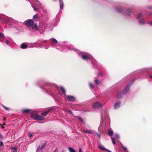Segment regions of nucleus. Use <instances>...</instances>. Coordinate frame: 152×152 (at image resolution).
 <instances>
[{
    "label": "nucleus",
    "instance_id": "24",
    "mask_svg": "<svg viewBox=\"0 0 152 152\" xmlns=\"http://www.w3.org/2000/svg\"><path fill=\"white\" fill-rule=\"evenodd\" d=\"M34 4L35 5H38L39 6H41V3L38 1H37V0H34Z\"/></svg>",
    "mask_w": 152,
    "mask_h": 152
},
{
    "label": "nucleus",
    "instance_id": "36",
    "mask_svg": "<svg viewBox=\"0 0 152 152\" xmlns=\"http://www.w3.org/2000/svg\"><path fill=\"white\" fill-rule=\"evenodd\" d=\"M32 29L35 30H37V26L36 24H35L34 27H32Z\"/></svg>",
    "mask_w": 152,
    "mask_h": 152
},
{
    "label": "nucleus",
    "instance_id": "39",
    "mask_svg": "<svg viewBox=\"0 0 152 152\" xmlns=\"http://www.w3.org/2000/svg\"><path fill=\"white\" fill-rule=\"evenodd\" d=\"M28 135L29 137H32V134L31 133H28Z\"/></svg>",
    "mask_w": 152,
    "mask_h": 152
},
{
    "label": "nucleus",
    "instance_id": "37",
    "mask_svg": "<svg viewBox=\"0 0 152 152\" xmlns=\"http://www.w3.org/2000/svg\"><path fill=\"white\" fill-rule=\"evenodd\" d=\"M77 118L79 119V120L80 121V122H83V120L79 116H78V117H77Z\"/></svg>",
    "mask_w": 152,
    "mask_h": 152
},
{
    "label": "nucleus",
    "instance_id": "8",
    "mask_svg": "<svg viewBox=\"0 0 152 152\" xmlns=\"http://www.w3.org/2000/svg\"><path fill=\"white\" fill-rule=\"evenodd\" d=\"M24 23L28 27H31L34 24V22L32 20H28L25 21Z\"/></svg>",
    "mask_w": 152,
    "mask_h": 152
},
{
    "label": "nucleus",
    "instance_id": "44",
    "mask_svg": "<svg viewBox=\"0 0 152 152\" xmlns=\"http://www.w3.org/2000/svg\"><path fill=\"white\" fill-rule=\"evenodd\" d=\"M2 137H3L2 136L1 134L0 133V138L2 139Z\"/></svg>",
    "mask_w": 152,
    "mask_h": 152
},
{
    "label": "nucleus",
    "instance_id": "30",
    "mask_svg": "<svg viewBox=\"0 0 152 152\" xmlns=\"http://www.w3.org/2000/svg\"><path fill=\"white\" fill-rule=\"evenodd\" d=\"M0 37H1V38L0 39V40H1L3 38H5V36L4 34L1 32H0Z\"/></svg>",
    "mask_w": 152,
    "mask_h": 152
},
{
    "label": "nucleus",
    "instance_id": "42",
    "mask_svg": "<svg viewBox=\"0 0 152 152\" xmlns=\"http://www.w3.org/2000/svg\"><path fill=\"white\" fill-rule=\"evenodd\" d=\"M123 149L124 151H126L127 150V149L126 147H124L123 148Z\"/></svg>",
    "mask_w": 152,
    "mask_h": 152
},
{
    "label": "nucleus",
    "instance_id": "35",
    "mask_svg": "<svg viewBox=\"0 0 152 152\" xmlns=\"http://www.w3.org/2000/svg\"><path fill=\"white\" fill-rule=\"evenodd\" d=\"M111 139L112 140V143L113 144H115V142L114 140V139L113 138V137H111Z\"/></svg>",
    "mask_w": 152,
    "mask_h": 152
},
{
    "label": "nucleus",
    "instance_id": "51",
    "mask_svg": "<svg viewBox=\"0 0 152 152\" xmlns=\"http://www.w3.org/2000/svg\"><path fill=\"white\" fill-rule=\"evenodd\" d=\"M88 111V112H90V111H91V110H87V111Z\"/></svg>",
    "mask_w": 152,
    "mask_h": 152
},
{
    "label": "nucleus",
    "instance_id": "5",
    "mask_svg": "<svg viewBox=\"0 0 152 152\" xmlns=\"http://www.w3.org/2000/svg\"><path fill=\"white\" fill-rule=\"evenodd\" d=\"M31 117L34 118L35 119L38 121H42L45 119V118L42 116L39 115L37 113H33L30 115Z\"/></svg>",
    "mask_w": 152,
    "mask_h": 152
},
{
    "label": "nucleus",
    "instance_id": "3",
    "mask_svg": "<svg viewBox=\"0 0 152 152\" xmlns=\"http://www.w3.org/2000/svg\"><path fill=\"white\" fill-rule=\"evenodd\" d=\"M135 81L134 79H133L131 81L130 83L126 86L123 91H119L117 94V97L118 98L120 99L122 98L124 94H126L129 90L130 86L132 85Z\"/></svg>",
    "mask_w": 152,
    "mask_h": 152
},
{
    "label": "nucleus",
    "instance_id": "7",
    "mask_svg": "<svg viewBox=\"0 0 152 152\" xmlns=\"http://www.w3.org/2000/svg\"><path fill=\"white\" fill-rule=\"evenodd\" d=\"M6 18H8V20H7V19H4L1 18V20H0V21L1 22H5L6 23H8L10 22V20H11L13 23H16L18 22L17 21L14 20L12 18L9 17L7 16H6Z\"/></svg>",
    "mask_w": 152,
    "mask_h": 152
},
{
    "label": "nucleus",
    "instance_id": "20",
    "mask_svg": "<svg viewBox=\"0 0 152 152\" xmlns=\"http://www.w3.org/2000/svg\"><path fill=\"white\" fill-rule=\"evenodd\" d=\"M20 47L22 49H26L27 48V45L25 43H23L21 44Z\"/></svg>",
    "mask_w": 152,
    "mask_h": 152
},
{
    "label": "nucleus",
    "instance_id": "50",
    "mask_svg": "<svg viewBox=\"0 0 152 152\" xmlns=\"http://www.w3.org/2000/svg\"><path fill=\"white\" fill-rule=\"evenodd\" d=\"M97 135L100 138V135H99L98 134H97Z\"/></svg>",
    "mask_w": 152,
    "mask_h": 152
},
{
    "label": "nucleus",
    "instance_id": "46",
    "mask_svg": "<svg viewBox=\"0 0 152 152\" xmlns=\"http://www.w3.org/2000/svg\"><path fill=\"white\" fill-rule=\"evenodd\" d=\"M82 152L81 149L80 148L79 149V152Z\"/></svg>",
    "mask_w": 152,
    "mask_h": 152
},
{
    "label": "nucleus",
    "instance_id": "54",
    "mask_svg": "<svg viewBox=\"0 0 152 152\" xmlns=\"http://www.w3.org/2000/svg\"><path fill=\"white\" fill-rule=\"evenodd\" d=\"M1 18L0 17V19L1 20Z\"/></svg>",
    "mask_w": 152,
    "mask_h": 152
},
{
    "label": "nucleus",
    "instance_id": "22",
    "mask_svg": "<svg viewBox=\"0 0 152 152\" xmlns=\"http://www.w3.org/2000/svg\"><path fill=\"white\" fill-rule=\"evenodd\" d=\"M60 90L63 94H64V95H63V96H65V95H66V94H65V90L63 87H61L60 88Z\"/></svg>",
    "mask_w": 152,
    "mask_h": 152
},
{
    "label": "nucleus",
    "instance_id": "12",
    "mask_svg": "<svg viewBox=\"0 0 152 152\" xmlns=\"http://www.w3.org/2000/svg\"><path fill=\"white\" fill-rule=\"evenodd\" d=\"M0 41L1 42H4L7 45L10 46V43L5 38H3L0 40Z\"/></svg>",
    "mask_w": 152,
    "mask_h": 152
},
{
    "label": "nucleus",
    "instance_id": "47",
    "mask_svg": "<svg viewBox=\"0 0 152 152\" xmlns=\"http://www.w3.org/2000/svg\"><path fill=\"white\" fill-rule=\"evenodd\" d=\"M57 149H58V148H55V150H54V151H57Z\"/></svg>",
    "mask_w": 152,
    "mask_h": 152
},
{
    "label": "nucleus",
    "instance_id": "13",
    "mask_svg": "<svg viewBox=\"0 0 152 152\" xmlns=\"http://www.w3.org/2000/svg\"><path fill=\"white\" fill-rule=\"evenodd\" d=\"M98 147L100 150L102 151H107L108 150V149L106 148L103 145H98Z\"/></svg>",
    "mask_w": 152,
    "mask_h": 152
},
{
    "label": "nucleus",
    "instance_id": "1",
    "mask_svg": "<svg viewBox=\"0 0 152 152\" xmlns=\"http://www.w3.org/2000/svg\"><path fill=\"white\" fill-rule=\"evenodd\" d=\"M67 48L69 50H72L75 51L77 53L82 56V58L85 60H90L92 61V64L94 66H95L97 64V62L95 60L92 56L86 52H81L80 50H77L76 48L73 47L72 45H69L67 46Z\"/></svg>",
    "mask_w": 152,
    "mask_h": 152
},
{
    "label": "nucleus",
    "instance_id": "31",
    "mask_svg": "<svg viewBox=\"0 0 152 152\" xmlns=\"http://www.w3.org/2000/svg\"><path fill=\"white\" fill-rule=\"evenodd\" d=\"M68 149L70 152H75L74 149L72 148H69Z\"/></svg>",
    "mask_w": 152,
    "mask_h": 152
},
{
    "label": "nucleus",
    "instance_id": "53",
    "mask_svg": "<svg viewBox=\"0 0 152 152\" xmlns=\"http://www.w3.org/2000/svg\"><path fill=\"white\" fill-rule=\"evenodd\" d=\"M53 152H56V151H53Z\"/></svg>",
    "mask_w": 152,
    "mask_h": 152
},
{
    "label": "nucleus",
    "instance_id": "16",
    "mask_svg": "<svg viewBox=\"0 0 152 152\" xmlns=\"http://www.w3.org/2000/svg\"><path fill=\"white\" fill-rule=\"evenodd\" d=\"M46 145V144L45 143H44L42 144L41 148L39 147L37 149V151H41L44 148L45 146Z\"/></svg>",
    "mask_w": 152,
    "mask_h": 152
},
{
    "label": "nucleus",
    "instance_id": "33",
    "mask_svg": "<svg viewBox=\"0 0 152 152\" xmlns=\"http://www.w3.org/2000/svg\"><path fill=\"white\" fill-rule=\"evenodd\" d=\"M39 17H38V16L37 15V14L35 15H34V17H33V19H38V18Z\"/></svg>",
    "mask_w": 152,
    "mask_h": 152
},
{
    "label": "nucleus",
    "instance_id": "23",
    "mask_svg": "<svg viewBox=\"0 0 152 152\" xmlns=\"http://www.w3.org/2000/svg\"><path fill=\"white\" fill-rule=\"evenodd\" d=\"M139 22L141 24H145V20L143 18H141L139 20Z\"/></svg>",
    "mask_w": 152,
    "mask_h": 152
},
{
    "label": "nucleus",
    "instance_id": "52",
    "mask_svg": "<svg viewBox=\"0 0 152 152\" xmlns=\"http://www.w3.org/2000/svg\"><path fill=\"white\" fill-rule=\"evenodd\" d=\"M56 48L58 49H59L57 47H56Z\"/></svg>",
    "mask_w": 152,
    "mask_h": 152
},
{
    "label": "nucleus",
    "instance_id": "17",
    "mask_svg": "<svg viewBox=\"0 0 152 152\" xmlns=\"http://www.w3.org/2000/svg\"><path fill=\"white\" fill-rule=\"evenodd\" d=\"M55 1L56 0H53ZM59 5L60 7V9H62L64 7V3L62 0H59Z\"/></svg>",
    "mask_w": 152,
    "mask_h": 152
},
{
    "label": "nucleus",
    "instance_id": "48",
    "mask_svg": "<svg viewBox=\"0 0 152 152\" xmlns=\"http://www.w3.org/2000/svg\"><path fill=\"white\" fill-rule=\"evenodd\" d=\"M57 149H58V148H55V150H54V151H57Z\"/></svg>",
    "mask_w": 152,
    "mask_h": 152
},
{
    "label": "nucleus",
    "instance_id": "15",
    "mask_svg": "<svg viewBox=\"0 0 152 152\" xmlns=\"http://www.w3.org/2000/svg\"><path fill=\"white\" fill-rule=\"evenodd\" d=\"M121 103L119 102H117L115 103L114 106V108L116 110L121 105Z\"/></svg>",
    "mask_w": 152,
    "mask_h": 152
},
{
    "label": "nucleus",
    "instance_id": "40",
    "mask_svg": "<svg viewBox=\"0 0 152 152\" xmlns=\"http://www.w3.org/2000/svg\"><path fill=\"white\" fill-rule=\"evenodd\" d=\"M0 145L2 146L4 144L2 142L0 141Z\"/></svg>",
    "mask_w": 152,
    "mask_h": 152
},
{
    "label": "nucleus",
    "instance_id": "2",
    "mask_svg": "<svg viewBox=\"0 0 152 152\" xmlns=\"http://www.w3.org/2000/svg\"><path fill=\"white\" fill-rule=\"evenodd\" d=\"M57 86L53 83H47L43 86L42 88L45 90L46 93L52 96L55 90L57 88Z\"/></svg>",
    "mask_w": 152,
    "mask_h": 152
},
{
    "label": "nucleus",
    "instance_id": "21",
    "mask_svg": "<svg viewBox=\"0 0 152 152\" xmlns=\"http://www.w3.org/2000/svg\"><path fill=\"white\" fill-rule=\"evenodd\" d=\"M143 16V14L142 13H140L137 16V19H139L140 18H142Z\"/></svg>",
    "mask_w": 152,
    "mask_h": 152
},
{
    "label": "nucleus",
    "instance_id": "41",
    "mask_svg": "<svg viewBox=\"0 0 152 152\" xmlns=\"http://www.w3.org/2000/svg\"><path fill=\"white\" fill-rule=\"evenodd\" d=\"M147 23L149 24L151 26H152V22H148Z\"/></svg>",
    "mask_w": 152,
    "mask_h": 152
},
{
    "label": "nucleus",
    "instance_id": "4",
    "mask_svg": "<svg viewBox=\"0 0 152 152\" xmlns=\"http://www.w3.org/2000/svg\"><path fill=\"white\" fill-rule=\"evenodd\" d=\"M115 9L118 12L122 13L123 15L126 16L130 15L133 11V10L130 8L127 10L125 9H122L120 5L117 6Z\"/></svg>",
    "mask_w": 152,
    "mask_h": 152
},
{
    "label": "nucleus",
    "instance_id": "9",
    "mask_svg": "<svg viewBox=\"0 0 152 152\" xmlns=\"http://www.w3.org/2000/svg\"><path fill=\"white\" fill-rule=\"evenodd\" d=\"M46 27H47V26L45 22L40 23L39 26V29L43 31L45 30Z\"/></svg>",
    "mask_w": 152,
    "mask_h": 152
},
{
    "label": "nucleus",
    "instance_id": "11",
    "mask_svg": "<svg viewBox=\"0 0 152 152\" xmlns=\"http://www.w3.org/2000/svg\"><path fill=\"white\" fill-rule=\"evenodd\" d=\"M50 40L51 41V46L52 47H54L55 44L58 43V41L57 40L54 38L50 39Z\"/></svg>",
    "mask_w": 152,
    "mask_h": 152
},
{
    "label": "nucleus",
    "instance_id": "27",
    "mask_svg": "<svg viewBox=\"0 0 152 152\" xmlns=\"http://www.w3.org/2000/svg\"><path fill=\"white\" fill-rule=\"evenodd\" d=\"M30 110L28 109H24L22 110V111L24 113H27L30 111Z\"/></svg>",
    "mask_w": 152,
    "mask_h": 152
},
{
    "label": "nucleus",
    "instance_id": "49",
    "mask_svg": "<svg viewBox=\"0 0 152 152\" xmlns=\"http://www.w3.org/2000/svg\"><path fill=\"white\" fill-rule=\"evenodd\" d=\"M107 152H112L110 151L109 150H108V151Z\"/></svg>",
    "mask_w": 152,
    "mask_h": 152
},
{
    "label": "nucleus",
    "instance_id": "26",
    "mask_svg": "<svg viewBox=\"0 0 152 152\" xmlns=\"http://www.w3.org/2000/svg\"><path fill=\"white\" fill-rule=\"evenodd\" d=\"M13 151V152H16L17 150V148L14 147H12L10 148Z\"/></svg>",
    "mask_w": 152,
    "mask_h": 152
},
{
    "label": "nucleus",
    "instance_id": "38",
    "mask_svg": "<svg viewBox=\"0 0 152 152\" xmlns=\"http://www.w3.org/2000/svg\"><path fill=\"white\" fill-rule=\"evenodd\" d=\"M67 112H68L70 114H72V112L71 111V110H67Z\"/></svg>",
    "mask_w": 152,
    "mask_h": 152
},
{
    "label": "nucleus",
    "instance_id": "34",
    "mask_svg": "<svg viewBox=\"0 0 152 152\" xmlns=\"http://www.w3.org/2000/svg\"><path fill=\"white\" fill-rule=\"evenodd\" d=\"M2 107H3L4 108L5 110H10L9 108L6 107H5V106H4V105H2Z\"/></svg>",
    "mask_w": 152,
    "mask_h": 152
},
{
    "label": "nucleus",
    "instance_id": "55",
    "mask_svg": "<svg viewBox=\"0 0 152 152\" xmlns=\"http://www.w3.org/2000/svg\"><path fill=\"white\" fill-rule=\"evenodd\" d=\"M46 40H45V41H44V42H46Z\"/></svg>",
    "mask_w": 152,
    "mask_h": 152
},
{
    "label": "nucleus",
    "instance_id": "28",
    "mask_svg": "<svg viewBox=\"0 0 152 152\" xmlns=\"http://www.w3.org/2000/svg\"><path fill=\"white\" fill-rule=\"evenodd\" d=\"M94 81L96 85H99L100 84V81L99 80L96 79Z\"/></svg>",
    "mask_w": 152,
    "mask_h": 152
},
{
    "label": "nucleus",
    "instance_id": "29",
    "mask_svg": "<svg viewBox=\"0 0 152 152\" xmlns=\"http://www.w3.org/2000/svg\"><path fill=\"white\" fill-rule=\"evenodd\" d=\"M89 85L90 88L91 89H93L94 88V86L92 83H89Z\"/></svg>",
    "mask_w": 152,
    "mask_h": 152
},
{
    "label": "nucleus",
    "instance_id": "43",
    "mask_svg": "<svg viewBox=\"0 0 152 152\" xmlns=\"http://www.w3.org/2000/svg\"><path fill=\"white\" fill-rule=\"evenodd\" d=\"M102 75V74L101 73H98V76H101Z\"/></svg>",
    "mask_w": 152,
    "mask_h": 152
},
{
    "label": "nucleus",
    "instance_id": "6",
    "mask_svg": "<svg viewBox=\"0 0 152 152\" xmlns=\"http://www.w3.org/2000/svg\"><path fill=\"white\" fill-rule=\"evenodd\" d=\"M65 99L68 101L74 102L75 100V97L72 96H70L67 95H65V96H64Z\"/></svg>",
    "mask_w": 152,
    "mask_h": 152
},
{
    "label": "nucleus",
    "instance_id": "10",
    "mask_svg": "<svg viewBox=\"0 0 152 152\" xmlns=\"http://www.w3.org/2000/svg\"><path fill=\"white\" fill-rule=\"evenodd\" d=\"M102 106V105L101 104H100L99 102H95L93 105V107L95 109H98L101 107Z\"/></svg>",
    "mask_w": 152,
    "mask_h": 152
},
{
    "label": "nucleus",
    "instance_id": "25",
    "mask_svg": "<svg viewBox=\"0 0 152 152\" xmlns=\"http://www.w3.org/2000/svg\"><path fill=\"white\" fill-rule=\"evenodd\" d=\"M84 131L85 132L89 134H91L92 133V131L91 130H84Z\"/></svg>",
    "mask_w": 152,
    "mask_h": 152
},
{
    "label": "nucleus",
    "instance_id": "14",
    "mask_svg": "<svg viewBox=\"0 0 152 152\" xmlns=\"http://www.w3.org/2000/svg\"><path fill=\"white\" fill-rule=\"evenodd\" d=\"M32 7L34 9V10L35 11H39V10L40 9V8L42 9V11H43V13H44V12H45L46 13V10L45 9H44L43 8H40V9H39V8H37L36 7H35V6H32Z\"/></svg>",
    "mask_w": 152,
    "mask_h": 152
},
{
    "label": "nucleus",
    "instance_id": "19",
    "mask_svg": "<svg viewBox=\"0 0 152 152\" xmlns=\"http://www.w3.org/2000/svg\"><path fill=\"white\" fill-rule=\"evenodd\" d=\"M108 133L110 136H112L114 133L113 130L111 129H109L108 130Z\"/></svg>",
    "mask_w": 152,
    "mask_h": 152
},
{
    "label": "nucleus",
    "instance_id": "32",
    "mask_svg": "<svg viewBox=\"0 0 152 152\" xmlns=\"http://www.w3.org/2000/svg\"><path fill=\"white\" fill-rule=\"evenodd\" d=\"M119 136L118 134H115L114 137H113L114 139H119Z\"/></svg>",
    "mask_w": 152,
    "mask_h": 152
},
{
    "label": "nucleus",
    "instance_id": "18",
    "mask_svg": "<svg viewBox=\"0 0 152 152\" xmlns=\"http://www.w3.org/2000/svg\"><path fill=\"white\" fill-rule=\"evenodd\" d=\"M50 110L48 109L45 111L44 113H42V117H45L50 112Z\"/></svg>",
    "mask_w": 152,
    "mask_h": 152
},
{
    "label": "nucleus",
    "instance_id": "45",
    "mask_svg": "<svg viewBox=\"0 0 152 152\" xmlns=\"http://www.w3.org/2000/svg\"><path fill=\"white\" fill-rule=\"evenodd\" d=\"M48 48H49V46H47L45 47V48L46 49H48Z\"/></svg>",
    "mask_w": 152,
    "mask_h": 152
}]
</instances>
